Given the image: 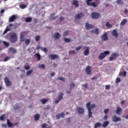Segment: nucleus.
<instances>
[{"instance_id":"obj_1","label":"nucleus","mask_w":128,"mask_h":128,"mask_svg":"<svg viewBox=\"0 0 128 128\" xmlns=\"http://www.w3.org/2000/svg\"><path fill=\"white\" fill-rule=\"evenodd\" d=\"M86 106L88 110V116L89 118H92V108H96V104H92L90 105V102H88Z\"/></svg>"},{"instance_id":"obj_2","label":"nucleus","mask_w":128,"mask_h":128,"mask_svg":"<svg viewBox=\"0 0 128 128\" xmlns=\"http://www.w3.org/2000/svg\"><path fill=\"white\" fill-rule=\"evenodd\" d=\"M92 2V0H86V4L87 6H93V8H96V6H98V4H100V0H95V2Z\"/></svg>"},{"instance_id":"obj_3","label":"nucleus","mask_w":128,"mask_h":128,"mask_svg":"<svg viewBox=\"0 0 128 128\" xmlns=\"http://www.w3.org/2000/svg\"><path fill=\"white\" fill-rule=\"evenodd\" d=\"M10 40L12 44H14L18 40V36L16 33H13L10 38Z\"/></svg>"},{"instance_id":"obj_4","label":"nucleus","mask_w":128,"mask_h":128,"mask_svg":"<svg viewBox=\"0 0 128 128\" xmlns=\"http://www.w3.org/2000/svg\"><path fill=\"white\" fill-rule=\"evenodd\" d=\"M110 54V51L106 50L104 52H102L100 54V55L98 56L99 60H104L106 56Z\"/></svg>"},{"instance_id":"obj_5","label":"nucleus","mask_w":128,"mask_h":128,"mask_svg":"<svg viewBox=\"0 0 128 128\" xmlns=\"http://www.w3.org/2000/svg\"><path fill=\"white\" fill-rule=\"evenodd\" d=\"M120 56V54L118 53H113L111 54V56L109 58V60L110 62H112V60H114Z\"/></svg>"},{"instance_id":"obj_6","label":"nucleus","mask_w":128,"mask_h":128,"mask_svg":"<svg viewBox=\"0 0 128 128\" xmlns=\"http://www.w3.org/2000/svg\"><path fill=\"white\" fill-rule=\"evenodd\" d=\"M91 16L92 18L94 20H98V18H99L100 17V14L98 12H93L91 14Z\"/></svg>"},{"instance_id":"obj_7","label":"nucleus","mask_w":128,"mask_h":128,"mask_svg":"<svg viewBox=\"0 0 128 128\" xmlns=\"http://www.w3.org/2000/svg\"><path fill=\"white\" fill-rule=\"evenodd\" d=\"M112 120L114 122H120L122 118L116 116V115H114L112 117Z\"/></svg>"},{"instance_id":"obj_8","label":"nucleus","mask_w":128,"mask_h":128,"mask_svg":"<svg viewBox=\"0 0 128 128\" xmlns=\"http://www.w3.org/2000/svg\"><path fill=\"white\" fill-rule=\"evenodd\" d=\"M4 80L6 86H12V82H10V79L8 77H5Z\"/></svg>"},{"instance_id":"obj_9","label":"nucleus","mask_w":128,"mask_h":128,"mask_svg":"<svg viewBox=\"0 0 128 128\" xmlns=\"http://www.w3.org/2000/svg\"><path fill=\"white\" fill-rule=\"evenodd\" d=\"M85 27L86 30H92V28H94V25L92 24H90V23L88 22H86L85 24Z\"/></svg>"},{"instance_id":"obj_10","label":"nucleus","mask_w":128,"mask_h":128,"mask_svg":"<svg viewBox=\"0 0 128 128\" xmlns=\"http://www.w3.org/2000/svg\"><path fill=\"white\" fill-rule=\"evenodd\" d=\"M77 112L80 114H82L84 112V109L82 107L77 108Z\"/></svg>"},{"instance_id":"obj_11","label":"nucleus","mask_w":128,"mask_h":128,"mask_svg":"<svg viewBox=\"0 0 128 128\" xmlns=\"http://www.w3.org/2000/svg\"><path fill=\"white\" fill-rule=\"evenodd\" d=\"M48 58H50V60H54L56 58H58V55L51 54L48 56Z\"/></svg>"},{"instance_id":"obj_12","label":"nucleus","mask_w":128,"mask_h":128,"mask_svg":"<svg viewBox=\"0 0 128 128\" xmlns=\"http://www.w3.org/2000/svg\"><path fill=\"white\" fill-rule=\"evenodd\" d=\"M84 17V14L82 12H80L76 15L75 18L76 20H80L82 18Z\"/></svg>"},{"instance_id":"obj_13","label":"nucleus","mask_w":128,"mask_h":128,"mask_svg":"<svg viewBox=\"0 0 128 128\" xmlns=\"http://www.w3.org/2000/svg\"><path fill=\"white\" fill-rule=\"evenodd\" d=\"M116 114H122V109L120 106L117 107L116 109Z\"/></svg>"},{"instance_id":"obj_14","label":"nucleus","mask_w":128,"mask_h":128,"mask_svg":"<svg viewBox=\"0 0 128 128\" xmlns=\"http://www.w3.org/2000/svg\"><path fill=\"white\" fill-rule=\"evenodd\" d=\"M15 20H16V15H12L10 18L8 22H14Z\"/></svg>"},{"instance_id":"obj_15","label":"nucleus","mask_w":128,"mask_h":128,"mask_svg":"<svg viewBox=\"0 0 128 128\" xmlns=\"http://www.w3.org/2000/svg\"><path fill=\"white\" fill-rule=\"evenodd\" d=\"M101 38L102 40H104V42H106V40H108V33L105 32L104 34H103V35L101 36Z\"/></svg>"},{"instance_id":"obj_16","label":"nucleus","mask_w":128,"mask_h":128,"mask_svg":"<svg viewBox=\"0 0 128 128\" xmlns=\"http://www.w3.org/2000/svg\"><path fill=\"white\" fill-rule=\"evenodd\" d=\"M72 4L76 8H78V6H80V5L78 4V2L77 0H73Z\"/></svg>"},{"instance_id":"obj_17","label":"nucleus","mask_w":128,"mask_h":128,"mask_svg":"<svg viewBox=\"0 0 128 128\" xmlns=\"http://www.w3.org/2000/svg\"><path fill=\"white\" fill-rule=\"evenodd\" d=\"M86 72L88 74H92V67L90 66H88L86 68Z\"/></svg>"},{"instance_id":"obj_18","label":"nucleus","mask_w":128,"mask_h":128,"mask_svg":"<svg viewBox=\"0 0 128 128\" xmlns=\"http://www.w3.org/2000/svg\"><path fill=\"white\" fill-rule=\"evenodd\" d=\"M112 36H116V38H118V31L114 29L112 33Z\"/></svg>"},{"instance_id":"obj_19","label":"nucleus","mask_w":128,"mask_h":128,"mask_svg":"<svg viewBox=\"0 0 128 128\" xmlns=\"http://www.w3.org/2000/svg\"><path fill=\"white\" fill-rule=\"evenodd\" d=\"M90 54V48H86V50L84 51V56H88Z\"/></svg>"},{"instance_id":"obj_20","label":"nucleus","mask_w":128,"mask_h":128,"mask_svg":"<svg viewBox=\"0 0 128 128\" xmlns=\"http://www.w3.org/2000/svg\"><path fill=\"white\" fill-rule=\"evenodd\" d=\"M61 36L60 34L58 32H56L54 34V38L56 40H58V38H60Z\"/></svg>"},{"instance_id":"obj_21","label":"nucleus","mask_w":128,"mask_h":128,"mask_svg":"<svg viewBox=\"0 0 128 128\" xmlns=\"http://www.w3.org/2000/svg\"><path fill=\"white\" fill-rule=\"evenodd\" d=\"M90 32H92V34H100V30H98V29L96 28L94 30H91Z\"/></svg>"},{"instance_id":"obj_22","label":"nucleus","mask_w":128,"mask_h":128,"mask_svg":"<svg viewBox=\"0 0 128 128\" xmlns=\"http://www.w3.org/2000/svg\"><path fill=\"white\" fill-rule=\"evenodd\" d=\"M40 102H42V104H45L48 102V100L46 98H42L40 100Z\"/></svg>"},{"instance_id":"obj_23","label":"nucleus","mask_w":128,"mask_h":128,"mask_svg":"<svg viewBox=\"0 0 128 128\" xmlns=\"http://www.w3.org/2000/svg\"><path fill=\"white\" fill-rule=\"evenodd\" d=\"M9 50L10 52H12V54H16V48L11 47L9 48Z\"/></svg>"},{"instance_id":"obj_24","label":"nucleus","mask_w":128,"mask_h":128,"mask_svg":"<svg viewBox=\"0 0 128 128\" xmlns=\"http://www.w3.org/2000/svg\"><path fill=\"white\" fill-rule=\"evenodd\" d=\"M34 120L36 122H38V120H40V114H36L34 116Z\"/></svg>"},{"instance_id":"obj_25","label":"nucleus","mask_w":128,"mask_h":128,"mask_svg":"<svg viewBox=\"0 0 128 128\" xmlns=\"http://www.w3.org/2000/svg\"><path fill=\"white\" fill-rule=\"evenodd\" d=\"M110 122L108 121H105L102 124V128H106L108 126Z\"/></svg>"},{"instance_id":"obj_26","label":"nucleus","mask_w":128,"mask_h":128,"mask_svg":"<svg viewBox=\"0 0 128 128\" xmlns=\"http://www.w3.org/2000/svg\"><path fill=\"white\" fill-rule=\"evenodd\" d=\"M32 20V18L31 17H27L25 18L26 22H30Z\"/></svg>"},{"instance_id":"obj_27","label":"nucleus","mask_w":128,"mask_h":128,"mask_svg":"<svg viewBox=\"0 0 128 128\" xmlns=\"http://www.w3.org/2000/svg\"><path fill=\"white\" fill-rule=\"evenodd\" d=\"M7 124H8V128H12V126H14L12 123V122H10V120H8V119L7 120Z\"/></svg>"},{"instance_id":"obj_28","label":"nucleus","mask_w":128,"mask_h":128,"mask_svg":"<svg viewBox=\"0 0 128 128\" xmlns=\"http://www.w3.org/2000/svg\"><path fill=\"white\" fill-rule=\"evenodd\" d=\"M20 42H24L26 40V38H24V35L21 34L20 36Z\"/></svg>"},{"instance_id":"obj_29","label":"nucleus","mask_w":128,"mask_h":128,"mask_svg":"<svg viewBox=\"0 0 128 128\" xmlns=\"http://www.w3.org/2000/svg\"><path fill=\"white\" fill-rule=\"evenodd\" d=\"M58 100H62L64 98V93L62 92L60 93L58 96Z\"/></svg>"},{"instance_id":"obj_30","label":"nucleus","mask_w":128,"mask_h":128,"mask_svg":"<svg viewBox=\"0 0 128 128\" xmlns=\"http://www.w3.org/2000/svg\"><path fill=\"white\" fill-rule=\"evenodd\" d=\"M100 126H102V123L98 122L94 124V128H100Z\"/></svg>"},{"instance_id":"obj_31","label":"nucleus","mask_w":128,"mask_h":128,"mask_svg":"<svg viewBox=\"0 0 128 128\" xmlns=\"http://www.w3.org/2000/svg\"><path fill=\"white\" fill-rule=\"evenodd\" d=\"M26 6H28L24 4H21L20 5V8L22 10H24V8H26Z\"/></svg>"},{"instance_id":"obj_32","label":"nucleus","mask_w":128,"mask_h":128,"mask_svg":"<svg viewBox=\"0 0 128 128\" xmlns=\"http://www.w3.org/2000/svg\"><path fill=\"white\" fill-rule=\"evenodd\" d=\"M13 108L14 110H19V108H20V106H18V104H16L13 107Z\"/></svg>"},{"instance_id":"obj_33","label":"nucleus","mask_w":128,"mask_h":128,"mask_svg":"<svg viewBox=\"0 0 128 128\" xmlns=\"http://www.w3.org/2000/svg\"><path fill=\"white\" fill-rule=\"evenodd\" d=\"M35 56H36L37 57L38 62H40V58H42L40 54L38 53H36L35 54Z\"/></svg>"},{"instance_id":"obj_34","label":"nucleus","mask_w":128,"mask_h":128,"mask_svg":"<svg viewBox=\"0 0 128 128\" xmlns=\"http://www.w3.org/2000/svg\"><path fill=\"white\" fill-rule=\"evenodd\" d=\"M34 72V70H28L26 72V76H30V74H32Z\"/></svg>"},{"instance_id":"obj_35","label":"nucleus","mask_w":128,"mask_h":128,"mask_svg":"<svg viewBox=\"0 0 128 128\" xmlns=\"http://www.w3.org/2000/svg\"><path fill=\"white\" fill-rule=\"evenodd\" d=\"M8 28V26H7V28H6V29L4 30V31L3 32V34H6L8 33V32H10V28Z\"/></svg>"},{"instance_id":"obj_36","label":"nucleus","mask_w":128,"mask_h":128,"mask_svg":"<svg viewBox=\"0 0 128 128\" xmlns=\"http://www.w3.org/2000/svg\"><path fill=\"white\" fill-rule=\"evenodd\" d=\"M54 13H53L52 14H50V18H52V20H56V18H58V16L54 17Z\"/></svg>"},{"instance_id":"obj_37","label":"nucleus","mask_w":128,"mask_h":128,"mask_svg":"<svg viewBox=\"0 0 128 128\" xmlns=\"http://www.w3.org/2000/svg\"><path fill=\"white\" fill-rule=\"evenodd\" d=\"M116 3L118 4H122V6L124 5V2L122 0H116Z\"/></svg>"},{"instance_id":"obj_38","label":"nucleus","mask_w":128,"mask_h":128,"mask_svg":"<svg viewBox=\"0 0 128 128\" xmlns=\"http://www.w3.org/2000/svg\"><path fill=\"white\" fill-rule=\"evenodd\" d=\"M126 19H124L122 22H121V23H120V24L122 26H124V24H126Z\"/></svg>"},{"instance_id":"obj_39","label":"nucleus","mask_w":128,"mask_h":128,"mask_svg":"<svg viewBox=\"0 0 128 128\" xmlns=\"http://www.w3.org/2000/svg\"><path fill=\"white\" fill-rule=\"evenodd\" d=\"M39 68H42V70H44L46 68V66L44 64H42L38 66Z\"/></svg>"},{"instance_id":"obj_40","label":"nucleus","mask_w":128,"mask_h":128,"mask_svg":"<svg viewBox=\"0 0 128 128\" xmlns=\"http://www.w3.org/2000/svg\"><path fill=\"white\" fill-rule=\"evenodd\" d=\"M36 42H40V36H35Z\"/></svg>"},{"instance_id":"obj_41","label":"nucleus","mask_w":128,"mask_h":128,"mask_svg":"<svg viewBox=\"0 0 128 128\" xmlns=\"http://www.w3.org/2000/svg\"><path fill=\"white\" fill-rule=\"evenodd\" d=\"M25 42V44H30V39H26V40H24Z\"/></svg>"},{"instance_id":"obj_42","label":"nucleus","mask_w":128,"mask_h":128,"mask_svg":"<svg viewBox=\"0 0 128 128\" xmlns=\"http://www.w3.org/2000/svg\"><path fill=\"white\" fill-rule=\"evenodd\" d=\"M64 40L65 42H72V40L68 38H64Z\"/></svg>"},{"instance_id":"obj_43","label":"nucleus","mask_w":128,"mask_h":128,"mask_svg":"<svg viewBox=\"0 0 128 128\" xmlns=\"http://www.w3.org/2000/svg\"><path fill=\"white\" fill-rule=\"evenodd\" d=\"M106 26H107L108 28H112V25L111 24H110L108 22H107L106 24Z\"/></svg>"},{"instance_id":"obj_44","label":"nucleus","mask_w":128,"mask_h":128,"mask_svg":"<svg viewBox=\"0 0 128 128\" xmlns=\"http://www.w3.org/2000/svg\"><path fill=\"white\" fill-rule=\"evenodd\" d=\"M4 118H6V114H3L2 115L0 116V120H4Z\"/></svg>"},{"instance_id":"obj_45","label":"nucleus","mask_w":128,"mask_h":128,"mask_svg":"<svg viewBox=\"0 0 128 128\" xmlns=\"http://www.w3.org/2000/svg\"><path fill=\"white\" fill-rule=\"evenodd\" d=\"M68 34H70V32H68V30L66 31V32L63 34V36H68Z\"/></svg>"},{"instance_id":"obj_46","label":"nucleus","mask_w":128,"mask_h":128,"mask_svg":"<svg viewBox=\"0 0 128 128\" xmlns=\"http://www.w3.org/2000/svg\"><path fill=\"white\" fill-rule=\"evenodd\" d=\"M24 70H30V66L28 65L24 66Z\"/></svg>"},{"instance_id":"obj_47","label":"nucleus","mask_w":128,"mask_h":128,"mask_svg":"<svg viewBox=\"0 0 128 128\" xmlns=\"http://www.w3.org/2000/svg\"><path fill=\"white\" fill-rule=\"evenodd\" d=\"M42 50L44 52H48V49L46 48H41Z\"/></svg>"},{"instance_id":"obj_48","label":"nucleus","mask_w":128,"mask_h":128,"mask_svg":"<svg viewBox=\"0 0 128 128\" xmlns=\"http://www.w3.org/2000/svg\"><path fill=\"white\" fill-rule=\"evenodd\" d=\"M59 80H62V82H65L66 80L64 77H60L58 78Z\"/></svg>"},{"instance_id":"obj_49","label":"nucleus","mask_w":128,"mask_h":128,"mask_svg":"<svg viewBox=\"0 0 128 128\" xmlns=\"http://www.w3.org/2000/svg\"><path fill=\"white\" fill-rule=\"evenodd\" d=\"M76 54V51L74 50H70L69 52V54Z\"/></svg>"},{"instance_id":"obj_50","label":"nucleus","mask_w":128,"mask_h":128,"mask_svg":"<svg viewBox=\"0 0 128 128\" xmlns=\"http://www.w3.org/2000/svg\"><path fill=\"white\" fill-rule=\"evenodd\" d=\"M118 82H120V78H116V83L118 84Z\"/></svg>"},{"instance_id":"obj_51","label":"nucleus","mask_w":128,"mask_h":128,"mask_svg":"<svg viewBox=\"0 0 128 128\" xmlns=\"http://www.w3.org/2000/svg\"><path fill=\"white\" fill-rule=\"evenodd\" d=\"M3 43L6 46L7 48L10 46V44L8 43V42L4 41L3 42Z\"/></svg>"},{"instance_id":"obj_52","label":"nucleus","mask_w":128,"mask_h":128,"mask_svg":"<svg viewBox=\"0 0 128 128\" xmlns=\"http://www.w3.org/2000/svg\"><path fill=\"white\" fill-rule=\"evenodd\" d=\"M10 56H6L4 59V62H8V60H10Z\"/></svg>"},{"instance_id":"obj_53","label":"nucleus","mask_w":128,"mask_h":128,"mask_svg":"<svg viewBox=\"0 0 128 128\" xmlns=\"http://www.w3.org/2000/svg\"><path fill=\"white\" fill-rule=\"evenodd\" d=\"M109 110L110 109L108 108L105 109L104 110V114H108V112Z\"/></svg>"},{"instance_id":"obj_54","label":"nucleus","mask_w":128,"mask_h":128,"mask_svg":"<svg viewBox=\"0 0 128 128\" xmlns=\"http://www.w3.org/2000/svg\"><path fill=\"white\" fill-rule=\"evenodd\" d=\"M82 48V46H80L76 48V50H80V49Z\"/></svg>"},{"instance_id":"obj_55","label":"nucleus","mask_w":128,"mask_h":128,"mask_svg":"<svg viewBox=\"0 0 128 128\" xmlns=\"http://www.w3.org/2000/svg\"><path fill=\"white\" fill-rule=\"evenodd\" d=\"M60 114H57L56 115V120H60Z\"/></svg>"},{"instance_id":"obj_56","label":"nucleus","mask_w":128,"mask_h":128,"mask_svg":"<svg viewBox=\"0 0 128 128\" xmlns=\"http://www.w3.org/2000/svg\"><path fill=\"white\" fill-rule=\"evenodd\" d=\"M60 116L61 118H64V112H62L60 114Z\"/></svg>"},{"instance_id":"obj_57","label":"nucleus","mask_w":128,"mask_h":128,"mask_svg":"<svg viewBox=\"0 0 128 128\" xmlns=\"http://www.w3.org/2000/svg\"><path fill=\"white\" fill-rule=\"evenodd\" d=\"M103 118L104 120H106L108 118V115H105L104 117Z\"/></svg>"},{"instance_id":"obj_58","label":"nucleus","mask_w":128,"mask_h":128,"mask_svg":"<svg viewBox=\"0 0 128 128\" xmlns=\"http://www.w3.org/2000/svg\"><path fill=\"white\" fill-rule=\"evenodd\" d=\"M75 86H76V84H70V88H74Z\"/></svg>"},{"instance_id":"obj_59","label":"nucleus","mask_w":128,"mask_h":128,"mask_svg":"<svg viewBox=\"0 0 128 128\" xmlns=\"http://www.w3.org/2000/svg\"><path fill=\"white\" fill-rule=\"evenodd\" d=\"M46 126H47L46 124L44 123V124H42V128H46Z\"/></svg>"},{"instance_id":"obj_60","label":"nucleus","mask_w":128,"mask_h":128,"mask_svg":"<svg viewBox=\"0 0 128 128\" xmlns=\"http://www.w3.org/2000/svg\"><path fill=\"white\" fill-rule=\"evenodd\" d=\"M6 126H7V125H6V124H2V128H6Z\"/></svg>"},{"instance_id":"obj_61","label":"nucleus","mask_w":128,"mask_h":128,"mask_svg":"<svg viewBox=\"0 0 128 128\" xmlns=\"http://www.w3.org/2000/svg\"><path fill=\"white\" fill-rule=\"evenodd\" d=\"M64 20V17L60 18V22H62V20Z\"/></svg>"},{"instance_id":"obj_62","label":"nucleus","mask_w":128,"mask_h":128,"mask_svg":"<svg viewBox=\"0 0 128 128\" xmlns=\"http://www.w3.org/2000/svg\"><path fill=\"white\" fill-rule=\"evenodd\" d=\"M60 100H59V99L56 100H55L54 102H55V104H58V102H60Z\"/></svg>"},{"instance_id":"obj_63","label":"nucleus","mask_w":128,"mask_h":128,"mask_svg":"<svg viewBox=\"0 0 128 128\" xmlns=\"http://www.w3.org/2000/svg\"><path fill=\"white\" fill-rule=\"evenodd\" d=\"M67 122H68V124H70V122H70V118H68Z\"/></svg>"},{"instance_id":"obj_64","label":"nucleus","mask_w":128,"mask_h":128,"mask_svg":"<svg viewBox=\"0 0 128 128\" xmlns=\"http://www.w3.org/2000/svg\"><path fill=\"white\" fill-rule=\"evenodd\" d=\"M106 90H110V85L106 86Z\"/></svg>"}]
</instances>
